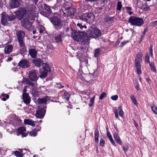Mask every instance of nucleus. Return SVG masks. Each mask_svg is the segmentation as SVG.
Returning a JSON list of instances; mask_svg holds the SVG:
<instances>
[{
  "mask_svg": "<svg viewBox=\"0 0 157 157\" xmlns=\"http://www.w3.org/2000/svg\"><path fill=\"white\" fill-rule=\"evenodd\" d=\"M27 10L25 8H20L16 12V14L22 22L23 26L26 28L30 27L31 24L29 20H34L37 17V13L36 12V8L35 6L27 4L26 6Z\"/></svg>",
  "mask_w": 157,
  "mask_h": 157,
  "instance_id": "1",
  "label": "nucleus"
},
{
  "mask_svg": "<svg viewBox=\"0 0 157 157\" xmlns=\"http://www.w3.org/2000/svg\"><path fill=\"white\" fill-rule=\"evenodd\" d=\"M143 55L141 53L137 54L135 59V66L136 69V72L138 75L141 74V65L140 63L142 62Z\"/></svg>",
  "mask_w": 157,
  "mask_h": 157,
  "instance_id": "2",
  "label": "nucleus"
},
{
  "mask_svg": "<svg viewBox=\"0 0 157 157\" xmlns=\"http://www.w3.org/2000/svg\"><path fill=\"white\" fill-rule=\"evenodd\" d=\"M87 33L90 37L93 38L98 37L101 35V31L99 29L92 27L88 29Z\"/></svg>",
  "mask_w": 157,
  "mask_h": 157,
  "instance_id": "3",
  "label": "nucleus"
},
{
  "mask_svg": "<svg viewBox=\"0 0 157 157\" xmlns=\"http://www.w3.org/2000/svg\"><path fill=\"white\" fill-rule=\"evenodd\" d=\"M79 34L81 35L80 33H79L76 30H74L72 31L71 36L75 40H78L79 39H80V40L83 44H85L88 43L89 40L88 37L82 36L80 37Z\"/></svg>",
  "mask_w": 157,
  "mask_h": 157,
  "instance_id": "4",
  "label": "nucleus"
},
{
  "mask_svg": "<svg viewBox=\"0 0 157 157\" xmlns=\"http://www.w3.org/2000/svg\"><path fill=\"white\" fill-rule=\"evenodd\" d=\"M128 21L131 25L138 26L142 25L144 21L142 18L136 16H131L129 18Z\"/></svg>",
  "mask_w": 157,
  "mask_h": 157,
  "instance_id": "5",
  "label": "nucleus"
},
{
  "mask_svg": "<svg viewBox=\"0 0 157 157\" xmlns=\"http://www.w3.org/2000/svg\"><path fill=\"white\" fill-rule=\"evenodd\" d=\"M51 21L54 25L58 27L59 29H60L63 27L62 21L59 15L52 17Z\"/></svg>",
  "mask_w": 157,
  "mask_h": 157,
  "instance_id": "6",
  "label": "nucleus"
},
{
  "mask_svg": "<svg viewBox=\"0 0 157 157\" xmlns=\"http://www.w3.org/2000/svg\"><path fill=\"white\" fill-rule=\"evenodd\" d=\"M65 10H63V13L65 17H72L75 15L76 10L72 6L68 7L65 8Z\"/></svg>",
  "mask_w": 157,
  "mask_h": 157,
  "instance_id": "7",
  "label": "nucleus"
},
{
  "mask_svg": "<svg viewBox=\"0 0 157 157\" xmlns=\"http://www.w3.org/2000/svg\"><path fill=\"white\" fill-rule=\"evenodd\" d=\"M15 18V16L13 15L10 16L6 15L5 13H3L2 14L1 21L2 24L5 25L7 21L13 20Z\"/></svg>",
  "mask_w": 157,
  "mask_h": 157,
  "instance_id": "8",
  "label": "nucleus"
},
{
  "mask_svg": "<svg viewBox=\"0 0 157 157\" xmlns=\"http://www.w3.org/2000/svg\"><path fill=\"white\" fill-rule=\"evenodd\" d=\"M38 71L34 70H32L29 73V77L30 79L33 81L36 82L38 78L37 75Z\"/></svg>",
  "mask_w": 157,
  "mask_h": 157,
  "instance_id": "9",
  "label": "nucleus"
},
{
  "mask_svg": "<svg viewBox=\"0 0 157 157\" xmlns=\"http://www.w3.org/2000/svg\"><path fill=\"white\" fill-rule=\"evenodd\" d=\"M21 4V0H10L9 2V6L11 9L17 8Z\"/></svg>",
  "mask_w": 157,
  "mask_h": 157,
  "instance_id": "10",
  "label": "nucleus"
},
{
  "mask_svg": "<svg viewBox=\"0 0 157 157\" xmlns=\"http://www.w3.org/2000/svg\"><path fill=\"white\" fill-rule=\"evenodd\" d=\"M23 82L26 84L32 86V91L33 94H35L36 91V87L35 86L34 83L30 82L28 78H24L22 80Z\"/></svg>",
  "mask_w": 157,
  "mask_h": 157,
  "instance_id": "11",
  "label": "nucleus"
},
{
  "mask_svg": "<svg viewBox=\"0 0 157 157\" xmlns=\"http://www.w3.org/2000/svg\"><path fill=\"white\" fill-rule=\"evenodd\" d=\"M18 65L20 67L24 68H27L29 67V62L26 59L21 60Z\"/></svg>",
  "mask_w": 157,
  "mask_h": 157,
  "instance_id": "12",
  "label": "nucleus"
},
{
  "mask_svg": "<svg viewBox=\"0 0 157 157\" xmlns=\"http://www.w3.org/2000/svg\"><path fill=\"white\" fill-rule=\"evenodd\" d=\"M46 110L44 109H40L36 111V116L39 118H42L44 116Z\"/></svg>",
  "mask_w": 157,
  "mask_h": 157,
  "instance_id": "13",
  "label": "nucleus"
},
{
  "mask_svg": "<svg viewBox=\"0 0 157 157\" xmlns=\"http://www.w3.org/2000/svg\"><path fill=\"white\" fill-rule=\"evenodd\" d=\"M13 49V46L11 45H8L5 48L4 52L6 54H8L11 53Z\"/></svg>",
  "mask_w": 157,
  "mask_h": 157,
  "instance_id": "14",
  "label": "nucleus"
},
{
  "mask_svg": "<svg viewBox=\"0 0 157 157\" xmlns=\"http://www.w3.org/2000/svg\"><path fill=\"white\" fill-rule=\"evenodd\" d=\"M37 121H34L30 119H24V122L25 124L30 125L33 127H34L35 124L37 123Z\"/></svg>",
  "mask_w": 157,
  "mask_h": 157,
  "instance_id": "15",
  "label": "nucleus"
},
{
  "mask_svg": "<svg viewBox=\"0 0 157 157\" xmlns=\"http://www.w3.org/2000/svg\"><path fill=\"white\" fill-rule=\"evenodd\" d=\"M16 34L18 40H23L25 36L24 32L21 30L18 31Z\"/></svg>",
  "mask_w": 157,
  "mask_h": 157,
  "instance_id": "16",
  "label": "nucleus"
},
{
  "mask_svg": "<svg viewBox=\"0 0 157 157\" xmlns=\"http://www.w3.org/2000/svg\"><path fill=\"white\" fill-rule=\"evenodd\" d=\"M23 99L25 103L28 104L30 102V99L28 94H23Z\"/></svg>",
  "mask_w": 157,
  "mask_h": 157,
  "instance_id": "17",
  "label": "nucleus"
},
{
  "mask_svg": "<svg viewBox=\"0 0 157 157\" xmlns=\"http://www.w3.org/2000/svg\"><path fill=\"white\" fill-rule=\"evenodd\" d=\"M33 62L34 64L38 67H40L42 63V60L40 59H36L33 60Z\"/></svg>",
  "mask_w": 157,
  "mask_h": 157,
  "instance_id": "18",
  "label": "nucleus"
},
{
  "mask_svg": "<svg viewBox=\"0 0 157 157\" xmlns=\"http://www.w3.org/2000/svg\"><path fill=\"white\" fill-rule=\"evenodd\" d=\"M113 137L116 142L119 144L121 145L122 142L121 139L117 132H115L114 133Z\"/></svg>",
  "mask_w": 157,
  "mask_h": 157,
  "instance_id": "19",
  "label": "nucleus"
},
{
  "mask_svg": "<svg viewBox=\"0 0 157 157\" xmlns=\"http://www.w3.org/2000/svg\"><path fill=\"white\" fill-rule=\"evenodd\" d=\"M29 54L33 58L36 57V56L37 52L34 49H31L29 50Z\"/></svg>",
  "mask_w": 157,
  "mask_h": 157,
  "instance_id": "20",
  "label": "nucleus"
},
{
  "mask_svg": "<svg viewBox=\"0 0 157 157\" xmlns=\"http://www.w3.org/2000/svg\"><path fill=\"white\" fill-rule=\"evenodd\" d=\"M48 100V97L46 96L45 98H39L37 101V102L39 104H45Z\"/></svg>",
  "mask_w": 157,
  "mask_h": 157,
  "instance_id": "21",
  "label": "nucleus"
},
{
  "mask_svg": "<svg viewBox=\"0 0 157 157\" xmlns=\"http://www.w3.org/2000/svg\"><path fill=\"white\" fill-rule=\"evenodd\" d=\"M63 35V33H62L56 35L55 39L56 42H59L62 41Z\"/></svg>",
  "mask_w": 157,
  "mask_h": 157,
  "instance_id": "22",
  "label": "nucleus"
},
{
  "mask_svg": "<svg viewBox=\"0 0 157 157\" xmlns=\"http://www.w3.org/2000/svg\"><path fill=\"white\" fill-rule=\"evenodd\" d=\"M49 71L44 69H41L40 70V77L41 78L45 77L47 75L48 72Z\"/></svg>",
  "mask_w": 157,
  "mask_h": 157,
  "instance_id": "23",
  "label": "nucleus"
},
{
  "mask_svg": "<svg viewBox=\"0 0 157 157\" xmlns=\"http://www.w3.org/2000/svg\"><path fill=\"white\" fill-rule=\"evenodd\" d=\"M87 22L90 21H93L94 18V16L93 13H87Z\"/></svg>",
  "mask_w": 157,
  "mask_h": 157,
  "instance_id": "24",
  "label": "nucleus"
},
{
  "mask_svg": "<svg viewBox=\"0 0 157 157\" xmlns=\"http://www.w3.org/2000/svg\"><path fill=\"white\" fill-rule=\"evenodd\" d=\"M41 129V127H40V129H37L34 128L29 133V135L32 136H35L37 135L36 132L40 131Z\"/></svg>",
  "mask_w": 157,
  "mask_h": 157,
  "instance_id": "25",
  "label": "nucleus"
},
{
  "mask_svg": "<svg viewBox=\"0 0 157 157\" xmlns=\"http://www.w3.org/2000/svg\"><path fill=\"white\" fill-rule=\"evenodd\" d=\"M26 131L25 128L23 127H21L17 129V136H19L23 133L24 132Z\"/></svg>",
  "mask_w": 157,
  "mask_h": 157,
  "instance_id": "26",
  "label": "nucleus"
},
{
  "mask_svg": "<svg viewBox=\"0 0 157 157\" xmlns=\"http://www.w3.org/2000/svg\"><path fill=\"white\" fill-rule=\"evenodd\" d=\"M43 68L41 69H44L47 71H50L49 66L46 63H44L42 64Z\"/></svg>",
  "mask_w": 157,
  "mask_h": 157,
  "instance_id": "27",
  "label": "nucleus"
},
{
  "mask_svg": "<svg viewBox=\"0 0 157 157\" xmlns=\"http://www.w3.org/2000/svg\"><path fill=\"white\" fill-rule=\"evenodd\" d=\"M94 134L95 142L97 144L98 142V137L99 136V132L98 130H96L95 131Z\"/></svg>",
  "mask_w": 157,
  "mask_h": 157,
  "instance_id": "28",
  "label": "nucleus"
},
{
  "mask_svg": "<svg viewBox=\"0 0 157 157\" xmlns=\"http://www.w3.org/2000/svg\"><path fill=\"white\" fill-rule=\"evenodd\" d=\"M130 98L134 104L136 106H137L138 102L135 96L133 95H131L130 96Z\"/></svg>",
  "mask_w": 157,
  "mask_h": 157,
  "instance_id": "29",
  "label": "nucleus"
},
{
  "mask_svg": "<svg viewBox=\"0 0 157 157\" xmlns=\"http://www.w3.org/2000/svg\"><path fill=\"white\" fill-rule=\"evenodd\" d=\"M149 65L151 71L156 73V70L154 63H149Z\"/></svg>",
  "mask_w": 157,
  "mask_h": 157,
  "instance_id": "30",
  "label": "nucleus"
},
{
  "mask_svg": "<svg viewBox=\"0 0 157 157\" xmlns=\"http://www.w3.org/2000/svg\"><path fill=\"white\" fill-rule=\"evenodd\" d=\"M26 51L27 50L25 48V46L23 47H20L19 52L21 54H25Z\"/></svg>",
  "mask_w": 157,
  "mask_h": 157,
  "instance_id": "31",
  "label": "nucleus"
},
{
  "mask_svg": "<svg viewBox=\"0 0 157 157\" xmlns=\"http://www.w3.org/2000/svg\"><path fill=\"white\" fill-rule=\"evenodd\" d=\"M86 16L87 14H86V13H85L80 16H79L78 18L81 20L82 21H85L87 22V18L86 17Z\"/></svg>",
  "mask_w": 157,
  "mask_h": 157,
  "instance_id": "32",
  "label": "nucleus"
},
{
  "mask_svg": "<svg viewBox=\"0 0 157 157\" xmlns=\"http://www.w3.org/2000/svg\"><path fill=\"white\" fill-rule=\"evenodd\" d=\"M100 50L99 48L96 49L94 52V56L98 57L100 55Z\"/></svg>",
  "mask_w": 157,
  "mask_h": 157,
  "instance_id": "33",
  "label": "nucleus"
},
{
  "mask_svg": "<svg viewBox=\"0 0 157 157\" xmlns=\"http://www.w3.org/2000/svg\"><path fill=\"white\" fill-rule=\"evenodd\" d=\"M114 19L113 17L106 16L105 18V20L107 22H111L113 21Z\"/></svg>",
  "mask_w": 157,
  "mask_h": 157,
  "instance_id": "34",
  "label": "nucleus"
},
{
  "mask_svg": "<svg viewBox=\"0 0 157 157\" xmlns=\"http://www.w3.org/2000/svg\"><path fill=\"white\" fill-rule=\"evenodd\" d=\"M118 110L119 115L121 117H123L124 115V112L122 109V107L121 106H120L118 108Z\"/></svg>",
  "mask_w": 157,
  "mask_h": 157,
  "instance_id": "35",
  "label": "nucleus"
},
{
  "mask_svg": "<svg viewBox=\"0 0 157 157\" xmlns=\"http://www.w3.org/2000/svg\"><path fill=\"white\" fill-rule=\"evenodd\" d=\"M18 43L20 45V47H23L25 46L24 41L23 40H18Z\"/></svg>",
  "mask_w": 157,
  "mask_h": 157,
  "instance_id": "36",
  "label": "nucleus"
},
{
  "mask_svg": "<svg viewBox=\"0 0 157 157\" xmlns=\"http://www.w3.org/2000/svg\"><path fill=\"white\" fill-rule=\"evenodd\" d=\"M151 107L152 111L154 112L155 114H157V108L154 105H153L151 106Z\"/></svg>",
  "mask_w": 157,
  "mask_h": 157,
  "instance_id": "37",
  "label": "nucleus"
},
{
  "mask_svg": "<svg viewBox=\"0 0 157 157\" xmlns=\"http://www.w3.org/2000/svg\"><path fill=\"white\" fill-rule=\"evenodd\" d=\"M64 95L65 98L66 99V100L67 101H68L69 99V98L71 95L70 94L65 91L64 92Z\"/></svg>",
  "mask_w": 157,
  "mask_h": 157,
  "instance_id": "38",
  "label": "nucleus"
},
{
  "mask_svg": "<svg viewBox=\"0 0 157 157\" xmlns=\"http://www.w3.org/2000/svg\"><path fill=\"white\" fill-rule=\"evenodd\" d=\"M14 155L18 157H23L22 155V153L21 152H20L18 151H15L14 152Z\"/></svg>",
  "mask_w": 157,
  "mask_h": 157,
  "instance_id": "39",
  "label": "nucleus"
},
{
  "mask_svg": "<svg viewBox=\"0 0 157 157\" xmlns=\"http://www.w3.org/2000/svg\"><path fill=\"white\" fill-rule=\"evenodd\" d=\"M43 8L44 9L46 10L49 12H51V10L50 7L49 6H48L47 4H44Z\"/></svg>",
  "mask_w": 157,
  "mask_h": 157,
  "instance_id": "40",
  "label": "nucleus"
},
{
  "mask_svg": "<svg viewBox=\"0 0 157 157\" xmlns=\"http://www.w3.org/2000/svg\"><path fill=\"white\" fill-rule=\"evenodd\" d=\"M122 7V6L121 5V2H118L117 5V10L120 11H121Z\"/></svg>",
  "mask_w": 157,
  "mask_h": 157,
  "instance_id": "41",
  "label": "nucleus"
},
{
  "mask_svg": "<svg viewBox=\"0 0 157 157\" xmlns=\"http://www.w3.org/2000/svg\"><path fill=\"white\" fill-rule=\"evenodd\" d=\"M77 26L79 27L81 30H83L84 28L86 29L87 27L86 25H82L80 23H78L77 24Z\"/></svg>",
  "mask_w": 157,
  "mask_h": 157,
  "instance_id": "42",
  "label": "nucleus"
},
{
  "mask_svg": "<svg viewBox=\"0 0 157 157\" xmlns=\"http://www.w3.org/2000/svg\"><path fill=\"white\" fill-rule=\"evenodd\" d=\"M2 95L4 97V98L2 99V100L3 101H6L7 99H8L9 98V95L7 94L2 93Z\"/></svg>",
  "mask_w": 157,
  "mask_h": 157,
  "instance_id": "43",
  "label": "nucleus"
},
{
  "mask_svg": "<svg viewBox=\"0 0 157 157\" xmlns=\"http://www.w3.org/2000/svg\"><path fill=\"white\" fill-rule=\"evenodd\" d=\"M149 58V56L147 54L145 55V62L146 63H149V64L150 63Z\"/></svg>",
  "mask_w": 157,
  "mask_h": 157,
  "instance_id": "44",
  "label": "nucleus"
},
{
  "mask_svg": "<svg viewBox=\"0 0 157 157\" xmlns=\"http://www.w3.org/2000/svg\"><path fill=\"white\" fill-rule=\"evenodd\" d=\"M95 98V96H94L92 97L90 100V104H89V105L90 106H91L93 105V102L94 101V99Z\"/></svg>",
  "mask_w": 157,
  "mask_h": 157,
  "instance_id": "45",
  "label": "nucleus"
},
{
  "mask_svg": "<svg viewBox=\"0 0 157 157\" xmlns=\"http://www.w3.org/2000/svg\"><path fill=\"white\" fill-rule=\"evenodd\" d=\"M106 94L105 92H103L101 94L99 97V99L100 100H102L105 97H106Z\"/></svg>",
  "mask_w": 157,
  "mask_h": 157,
  "instance_id": "46",
  "label": "nucleus"
},
{
  "mask_svg": "<svg viewBox=\"0 0 157 157\" xmlns=\"http://www.w3.org/2000/svg\"><path fill=\"white\" fill-rule=\"evenodd\" d=\"M105 144V141L103 138H101L100 140V144L102 147H104Z\"/></svg>",
  "mask_w": 157,
  "mask_h": 157,
  "instance_id": "47",
  "label": "nucleus"
},
{
  "mask_svg": "<svg viewBox=\"0 0 157 157\" xmlns=\"http://www.w3.org/2000/svg\"><path fill=\"white\" fill-rule=\"evenodd\" d=\"M118 98V96L116 95L114 96H112L111 97V98L112 100L113 101H116L117 100Z\"/></svg>",
  "mask_w": 157,
  "mask_h": 157,
  "instance_id": "48",
  "label": "nucleus"
},
{
  "mask_svg": "<svg viewBox=\"0 0 157 157\" xmlns=\"http://www.w3.org/2000/svg\"><path fill=\"white\" fill-rule=\"evenodd\" d=\"M128 42L129 41L128 40L122 42L120 44V46L121 47H123L124 45H125L126 43H128Z\"/></svg>",
  "mask_w": 157,
  "mask_h": 157,
  "instance_id": "49",
  "label": "nucleus"
},
{
  "mask_svg": "<svg viewBox=\"0 0 157 157\" xmlns=\"http://www.w3.org/2000/svg\"><path fill=\"white\" fill-rule=\"evenodd\" d=\"M114 112L115 114V117L116 118H119L118 115L117 113V109H115L114 110Z\"/></svg>",
  "mask_w": 157,
  "mask_h": 157,
  "instance_id": "50",
  "label": "nucleus"
},
{
  "mask_svg": "<svg viewBox=\"0 0 157 157\" xmlns=\"http://www.w3.org/2000/svg\"><path fill=\"white\" fill-rule=\"evenodd\" d=\"M44 30V27L43 26H41L39 29V32L40 33H43Z\"/></svg>",
  "mask_w": 157,
  "mask_h": 157,
  "instance_id": "51",
  "label": "nucleus"
},
{
  "mask_svg": "<svg viewBox=\"0 0 157 157\" xmlns=\"http://www.w3.org/2000/svg\"><path fill=\"white\" fill-rule=\"evenodd\" d=\"M109 140L111 142V144L114 146H116V145L115 144V142L113 140V139L112 138H111L110 139H109Z\"/></svg>",
  "mask_w": 157,
  "mask_h": 157,
  "instance_id": "52",
  "label": "nucleus"
},
{
  "mask_svg": "<svg viewBox=\"0 0 157 157\" xmlns=\"http://www.w3.org/2000/svg\"><path fill=\"white\" fill-rule=\"evenodd\" d=\"M107 136L108 137L109 139H110L112 138V136L110 133L109 132H107Z\"/></svg>",
  "mask_w": 157,
  "mask_h": 157,
  "instance_id": "53",
  "label": "nucleus"
},
{
  "mask_svg": "<svg viewBox=\"0 0 157 157\" xmlns=\"http://www.w3.org/2000/svg\"><path fill=\"white\" fill-rule=\"evenodd\" d=\"M149 52L150 53L151 56V57L153 56V53H152V47L151 46L150 47V49H149Z\"/></svg>",
  "mask_w": 157,
  "mask_h": 157,
  "instance_id": "54",
  "label": "nucleus"
},
{
  "mask_svg": "<svg viewBox=\"0 0 157 157\" xmlns=\"http://www.w3.org/2000/svg\"><path fill=\"white\" fill-rule=\"evenodd\" d=\"M22 136V137H26L27 136L28 134L25 132H24L23 133H22L21 134Z\"/></svg>",
  "mask_w": 157,
  "mask_h": 157,
  "instance_id": "55",
  "label": "nucleus"
},
{
  "mask_svg": "<svg viewBox=\"0 0 157 157\" xmlns=\"http://www.w3.org/2000/svg\"><path fill=\"white\" fill-rule=\"evenodd\" d=\"M135 88L137 90H140L139 84L138 83H137L136 85L135 86Z\"/></svg>",
  "mask_w": 157,
  "mask_h": 157,
  "instance_id": "56",
  "label": "nucleus"
},
{
  "mask_svg": "<svg viewBox=\"0 0 157 157\" xmlns=\"http://www.w3.org/2000/svg\"><path fill=\"white\" fill-rule=\"evenodd\" d=\"M123 148L124 151H127L128 149V147L126 146L125 147H123Z\"/></svg>",
  "mask_w": 157,
  "mask_h": 157,
  "instance_id": "57",
  "label": "nucleus"
},
{
  "mask_svg": "<svg viewBox=\"0 0 157 157\" xmlns=\"http://www.w3.org/2000/svg\"><path fill=\"white\" fill-rule=\"evenodd\" d=\"M12 60V58L11 57H9L6 60L7 62H10Z\"/></svg>",
  "mask_w": 157,
  "mask_h": 157,
  "instance_id": "58",
  "label": "nucleus"
},
{
  "mask_svg": "<svg viewBox=\"0 0 157 157\" xmlns=\"http://www.w3.org/2000/svg\"><path fill=\"white\" fill-rule=\"evenodd\" d=\"M26 88H24L23 89V95L24 94H27V93H26Z\"/></svg>",
  "mask_w": 157,
  "mask_h": 157,
  "instance_id": "59",
  "label": "nucleus"
},
{
  "mask_svg": "<svg viewBox=\"0 0 157 157\" xmlns=\"http://www.w3.org/2000/svg\"><path fill=\"white\" fill-rule=\"evenodd\" d=\"M134 124L135 126H136V128H137L138 127V125L136 123V122L135 121H134Z\"/></svg>",
  "mask_w": 157,
  "mask_h": 157,
  "instance_id": "60",
  "label": "nucleus"
},
{
  "mask_svg": "<svg viewBox=\"0 0 157 157\" xmlns=\"http://www.w3.org/2000/svg\"><path fill=\"white\" fill-rule=\"evenodd\" d=\"M126 9L130 11L132 9V8L130 7H126Z\"/></svg>",
  "mask_w": 157,
  "mask_h": 157,
  "instance_id": "61",
  "label": "nucleus"
},
{
  "mask_svg": "<svg viewBox=\"0 0 157 157\" xmlns=\"http://www.w3.org/2000/svg\"><path fill=\"white\" fill-rule=\"evenodd\" d=\"M146 80L147 82H148L149 83H150L151 81V79L149 78H147Z\"/></svg>",
  "mask_w": 157,
  "mask_h": 157,
  "instance_id": "62",
  "label": "nucleus"
},
{
  "mask_svg": "<svg viewBox=\"0 0 157 157\" xmlns=\"http://www.w3.org/2000/svg\"><path fill=\"white\" fill-rule=\"evenodd\" d=\"M119 43H120V41H117L115 44L116 45H118L119 44Z\"/></svg>",
  "mask_w": 157,
  "mask_h": 157,
  "instance_id": "63",
  "label": "nucleus"
},
{
  "mask_svg": "<svg viewBox=\"0 0 157 157\" xmlns=\"http://www.w3.org/2000/svg\"><path fill=\"white\" fill-rule=\"evenodd\" d=\"M128 13L129 15H131L132 13V12H128Z\"/></svg>",
  "mask_w": 157,
  "mask_h": 157,
  "instance_id": "64",
  "label": "nucleus"
}]
</instances>
